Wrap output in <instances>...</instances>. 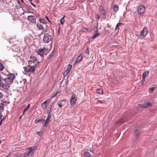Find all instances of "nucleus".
I'll use <instances>...</instances> for the list:
<instances>
[{
	"label": "nucleus",
	"mask_w": 157,
	"mask_h": 157,
	"mask_svg": "<svg viewBox=\"0 0 157 157\" xmlns=\"http://www.w3.org/2000/svg\"><path fill=\"white\" fill-rule=\"evenodd\" d=\"M46 50H47L46 48H44L42 49H40L36 52V53L38 55H40L42 57V61L43 60V58H44V52H45Z\"/></svg>",
	"instance_id": "nucleus-5"
},
{
	"label": "nucleus",
	"mask_w": 157,
	"mask_h": 157,
	"mask_svg": "<svg viewBox=\"0 0 157 157\" xmlns=\"http://www.w3.org/2000/svg\"><path fill=\"white\" fill-rule=\"evenodd\" d=\"M30 3H31V5H33V6H34L35 7H36V6L35 5L33 4L32 2H31Z\"/></svg>",
	"instance_id": "nucleus-45"
},
{
	"label": "nucleus",
	"mask_w": 157,
	"mask_h": 157,
	"mask_svg": "<svg viewBox=\"0 0 157 157\" xmlns=\"http://www.w3.org/2000/svg\"><path fill=\"white\" fill-rule=\"evenodd\" d=\"M66 101V100H61L60 101Z\"/></svg>",
	"instance_id": "nucleus-53"
},
{
	"label": "nucleus",
	"mask_w": 157,
	"mask_h": 157,
	"mask_svg": "<svg viewBox=\"0 0 157 157\" xmlns=\"http://www.w3.org/2000/svg\"><path fill=\"white\" fill-rule=\"evenodd\" d=\"M72 67V65L71 64H69L68 65L67 69V70L69 72L70 71L71 68Z\"/></svg>",
	"instance_id": "nucleus-31"
},
{
	"label": "nucleus",
	"mask_w": 157,
	"mask_h": 157,
	"mask_svg": "<svg viewBox=\"0 0 157 157\" xmlns=\"http://www.w3.org/2000/svg\"><path fill=\"white\" fill-rule=\"evenodd\" d=\"M46 19L48 20V21L50 22V23H51V22L50 21V20H49L48 18V17L47 16H46Z\"/></svg>",
	"instance_id": "nucleus-41"
},
{
	"label": "nucleus",
	"mask_w": 157,
	"mask_h": 157,
	"mask_svg": "<svg viewBox=\"0 0 157 157\" xmlns=\"http://www.w3.org/2000/svg\"><path fill=\"white\" fill-rule=\"evenodd\" d=\"M7 78H4V82L2 81L0 83V86L3 89H7L10 87V85L13 82V80L15 78L14 74L9 73L7 75Z\"/></svg>",
	"instance_id": "nucleus-1"
},
{
	"label": "nucleus",
	"mask_w": 157,
	"mask_h": 157,
	"mask_svg": "<svg viewBox=\"0 0 157 157\" xmlns=\"http://www.w3.org/2000/svg\"><path fill=\"white\" fill-rule=\"evenodd\" d=\"M28 0L29 1H32V0Z\"/></svg>",
	"instance_id": "nucleus-56"
},
{
	"label": "nucleus",
	"mask_w": 157,
	"mask_h": 157,
	"mask_svg": "<svg viewBox=\"0 0 157 157\" xmlns=\"http://www.w3.org/2000/svg\"><path fill=\"white\" fill-rule=\"evenodd\" d=\"M29 109V108H28L27 107H26L25 109H24V111H23V115H24V113L25 112H26L28 110V109Z\"/></svg>",
	"instance_id": "nucleus-33"
},
{
	"label": "nucleus",
	"mask_w": 157,
	"mask_h": 157,
	"mask_svg": "<svg viewBox=\"0 0 157 157\" xmlns=\"http://www.w3.org/2000/svg\"><path fill=\"white\" fill-rule=\"evenodd\" d=\"M84 155L86 157H90L91 155L89 152L86 151L84 153Z\"/></svg>",
	"instance_id": "nucleus-20"
},
{
	"label": "nucleus",
	"mask_w": 157,
	"mask_h": 157,
	"mask_svg": "<svg viewBox=\"0 0 157 157\" xmlns=\"http://www.w3.org/2000/svg\"><path fill=\"white\" fill-rule=\"evenodd\" d=\"M3 95L0 92V99L2 98H3Z\"/></svg>",
	"instance_id": "nucleus-35"
},
{
	"label": "nucleus",
	"mask_w": 157,
	"mask_h": 157,
	"mask_svg": "<svg viewBox=\"0 0 157 157\" xmlns=\"http://www.w3.org/2000/svg\"><path fill=\"white\" fill-rule=\"evenodd\" d=\"M144 105L141 104H139L138 105V108H143Z\"/></svg>",
	"instance_id": "nucleus-34"
},
{
	"label": "nucleus",
	"mask_w": 157,
	"mask_h": 157,
	"mask_svg": "<svg viewBox=\"0 0 157 157\" xmlns=\"http://www.w3.org/2000/svg\"><path fill=\"white\" fill-rule=\"evenodd\" d=\"M82 55L80 54L78 57L77 59L75 61V63H77L78 62H80L82 59Z\"/></svg>",
	"instance_id": "nucleus-13"
},
{
	"label": "nucleus",
	"mask_w": 157,
	"mask_h": 157,
	"mask_svg": "<svg viewBox=\"0 0 157 157\" xmlns=\"http://www.w3.org/2000/svg\"><path fill=\"white\" fill-rule=\"evenodd\" d=\"M103 90L102 89H98L96 91V93L98 94L101 95L102 94Z\"/></svg>",
	"instance_id": "nucleus-14"
},
{
	"label": "nucleus",
	"mask_w": 157,
	"mask_h": 157,
	"mask_svg": "<svg viewBox=\"0 0 157 157\" xmlns=\"http://www.w3.org/2000/svg\"><path fill=\"white\" fill-rule=\"evenodd\" d=\"M100 35V33H95L94 36H93V37L92 38V39H94L96 37Z\"/></svg>",
	"instance_id": "nucleus-26"
},
{
	"label": "nucleus",
	"mask_w": 157,
	"mask_h": 157,
	"mask_svg": "<svg viewBox=\"0 0 157 157\" xmlns=\"http://www.w3.org/2000/svg\"><path fill=\"white\" fill-rule=\"evenodd\" d=\"M27 19L30 22L35 23L36 22V17L33 15H31L28 16Z\"/></svg>",
	"instance_id": "nucleus-10"
},
{
	"label": "nucleus",
	"mask_w": 157,
	"mask_h": 157,
	"mask_svg": "<svg viewBox=\"0 0 157 157\" xmlns=\"http://www.w3.org/2000/svg\"><path fill=\"white\" fill-rule=\"evenodd\" d=\"M69 72V71H68L67 70H66L64 72L66 74L65 75H66Z\"/></svg>",
	"instance_id": "nucleus-40"
},
{
	"label": "nucleus",
	"mask_w": 157,
	"mask_h": 157,
	"mask_svg": "<svg viewBox=\"0 0 157 157\" xmlns=\"http://www.w3.org/2000/svg\"><path fill=\"white\" fill-rule=\"evenodd\" d=\"M144 108H147L150 107L152 105V104L149 102H146L143 104Z\"/></svg>",
	"instance_id": "nucleus-11"
},
{
	"label": "nucleus",
	"mask_w": 157,
	"mask_h": 157,
	"mask_svg": "<svg viewBox=\"0 0 157 157\" xmlns=\"http://www.w3.org/2000/svg\"><path fill=\"white\" fill-rule=\"evenodd\" d=\"M49 121V120L47 118L44 123L45 127H46L48 126Z\"/></svg>",
	"instance_id": "nucleus-23"
},
{
	"label": "nucleus",
	"mask_w": 157,
	"mask_h": 157,
	"mask_svg": "<svg viewBox=\"0 0 157 157\" xmlns=\"http://www.w3.org/2000/svg\"><path fill=\"white\" fill-rule=\"evenodd\" d=\"M52 107H51L50 108H48L47 109V112L48 114H51V109Z\"/></svg>",
	"instance_id": "nucleus-28"
},
{
	"label": "nucleus",
	"mask_w": 157,
	"mask_h": 157,
	"mask_svg": "<svg viewBox=\"0 0 157 157\" xmlns=\"http://www.w3.org/2000/svg\"><path fill=\"white\" fill-rule=\"evenodd\" d=\"M77 101V98L75 94L72 95L70 101L71 105L74 106L76 103Z\"/></svg>",
	"instance_id": "nucleus-6"
},
{
	"label": "nucleus",
	"mask_w": 157,
	"mask_h": 157,
	"mask_svg": "<svg viewBox=\"0 0 157 157\" xmlns=\"http://www.w3.org/2000/svg\"><path fill=\"white\" fill-rule=\"evenodd\" d=\"M140 131L139 130L136 129L135 130L134 132V135L136 136H138L139 135V133Z\"/></svg>",
	"instance_id": "nucleus-24"
},
{
	"label": "nucleus",
	"mask_w": 157,
	"mask_h": 157,
	"mask_svg": "<svg viewBox=\"0 0 157 157\" xmlns=\"http://www.w3.org/2000/svg\"><path fill=\"white\" fill-rule=\"evenodd\" d=\"M86 53L88 55H89V50L88 48L86 49Z\"/></svg>",
	"instance_id": "nucleus-32"
},
{
	"label": "nucleus",
	"mask_w": 157,
	"mask_h": 157,
	"mask_svg": "<svg viewBox=\"0 0 157 157\" xmlns=\"http://www.w3.org/2000/svg\"><path fill=\"white\" fill-rule=\"evenodd\" d=\"M30 106V104H29L28 105V106H27V107L29 109V107Z\"/></svg>",
	"instance_id": "nucleus-47"
},
{
	"label": "nucleus",
	"mask_w": 157,
	"mask_h": 157,
	"mask_svg": "<svg viewBox=\"0 0 157 157\" xmlns=\"http://www.w3.org/2000/svg\"><path fill=\"white\" fill-rule=\"evenodd\" d=\"M21 118H22V116H20V117L19 118V119H21Z\"/></svg>",
	"instance_id": "nucleus-52"
},
{
	"label": "nucleus",
	"mask_w": 157,
	"mask_h": 157,
	"mask_svg": "<svg viewBox=\"0 0 157 157\" xmlns=\"http://www.w3.org/2000/svg\"><path fill=\"white\" fill-rule=\"evenodd\" d=\"M52 37L51 36L49 35L48 33H46L44 34L43 41L44 43H48L51 40Z\"/></svg>",
	"instance_id": "nucleus-7"
},
{
	"label": "nucleus",
	"mask_w": 157,
	"mask_h": 157,
	"mask_svg": "<svg viewBox=\"0 0 157 157\" xmlns=\"http://www.w3.org/2000/svg\"><path fill=\"white\" fill-rule=\"evenodd\" d=\"M6 119V118L5 117H4L2 119V120H3V121H4L5 119Z\"/></svg>",
	"instance_id": "nucleus-51"
},
{
	"label": "nucleus",
	"mask_w": 157,
	"mask_h": 157,
	"mask_svg": "<svg viewBox=\"0 0 157 157\" xmlns=\"http://www.w3.org/2000/svg\"><path fill=\"white\" fill-rule=\"evenodd\" d=\"M155 89V88L154 87H153L150 89L149 90L151 91L152 92H153Z\"/></svg>",
	"instance_id": "nucleus-36"
},
{
	"label": "nucleus",
	"mask_w": 157,
	"mask_h": 157,
	"mask_svg": "<svg viewBox=\"0 0 157 157\" xmlns=\"http://www.w3.org/2000/svg\"><path fill=\"white\" fill-rule=\"evenodd\" d=\"M48 118H47V119H48L49 120H50V119L51 118V116L50 115V114H48Z\"/></svg>",
	"instance_id": "nucleus-39"
},
{
	"label": "nucleus",
	"mask_w": 157,
	"mask_h": 157,
	"mask_svg": "<svg viewBox=\"0 0 157 157\" xmlns=\"http://www.w3.org/2000/svg\"><path fill=\"white\" fill-rule=\"evenodd\" d=\"M138 12L140 15L143 14L145 11V6L143 5H140L138 8Z\"/></svg>",
	"instance_id": "nucleus-8"
},
{
	"label": "nucleus",
	"mask_w": 157,
	"mask_h": 157,
	"mask_svg": "<svg viewBox=\"0 0 157 157\" xmlns=\"http://www.w3.org/2000/svg\"><path fill=\"white\" fill-rule=\"evenodd\" d=\"M37 60V58L36 57L32 56L30 57V60L28 61L29 64L33 65V66L36 67L37 64L39 63V61Z\"/></svg>",
	"instance_id": "nucleus-2"
},
{
	"label": "nucleus",
	"mask_w": 157,
	"mask_h": 157,
	"mask_svg": "<svg viewBox=\"0 0 157 157\" xmlns=\"http://www.w3.org/2000/svg\"><path fill=\"white\" fill-rule=\"evenodd\" d=\"M60 22L61 24L63 25L64 24L65 22L64 17H62L60 19Z\"/></svg>",
	"instance_id": "nucleus-29"
},
{
	"label": "nucleus",
	"mask_w": 157,
	"mask_h": 157,
	"mask_svg": "<svg viewBox=\"0 0 157 157\" xmlns=\"http://www.w3.org/2000/svg\"><path fill=\"white\" fill-rule=\"evenodd\" d=\"M35 66H31L30 65H27V66L24 67L25 71L26 73L30 72L33 73L35 70Z\"/></svg>",
	"instance_id": "nucleus-3"
},
{
	"label": "nucleus",
	"mask_w": 157,
	"mask_h": 157,
	"mask_svg": "<svg viewBox=\"0 0 157 157\" xmlns=\"http://www.w3.org/2000/svg\"><path fill=\"white\" fill-rule=\"evenodd\" d=\"M39 133H40V134H41V135H42V133H41V132H39Z\"/></svg>",
	"instance_id": "nucleus-54"
},
{
	"label": "nucleus",
	"mask_w": 157,
	"mask_h": 157,
	"mask_svg": "<svg viewBox=\"0 0 157 157\" xmlns=\"http://www.w3.org/2000/svg\"><path fill=\"white\" fill-rule=\"evenodd\" d=\"M82 31L85 32L86 31V29L85 28H83L82 29Z\"/></svg>",
	"instance_id": "nucleus-42"
},
{
	"label": "nucleus",
	"mask_w": 157,
	"mask_h": 157,
	"mask_svg": "<svg viewBox=\"0 0 157 157\" xmlns=\"http://www.w3.org/2000/svg\"><path fill=\"white\" fill-rule=\"evenodd\" d=\"M50 100H47L43 102L41 105L42 108L43 110H45L48 105Z\"/></svg>",
	"instance_id": "nucleus-9"
},
{
	"label": "nucleus",
	"mask_w": 157,
	"mask_h": 157,
	"mask_svg": "<svg viewBox=\"0 0 157 157\" xmlns=\"http://www.w3.org/2000/svg\"><path fill=\"white\" fill-rule=\"evenodd\" d=\"M148 33V30L147 28L145 27L140 32L139 37L140 39L144 38Z\"/></svg>",
	"instance_id": "nucleus-4"
},
{
	"label": "nucleus",
	"mask_w": 157,
	"mask_h": 157,
	"mask_svg": "<svg viewBox=\"0 0 157 157\" xmlns=\"http://www.w3.org/2000/svg\"><path fill=\"white\" fill-rule=\"evenodd\" d=\"M149 73V71H144L142 75V78H146L148 75Z\"/></svg>",
	"instance_id": "nucleus-16"
},
{
	"label": "nucleus",
	"mask_w": 157,
	"mask_h": 157,
	"mask_svg": "<svg viewBox=\"0 0 157 157\" xmlns=\"http://www.w3.org/2000/svg\"><path fill=\"white\" fill-rule=\"evenodd\" d=\"M145 78H143V79L142 80V83L143 82L145 81Z\"/></svg>",
	"instance_id": "nucleus-44"
},
{
	"label": "nucleus",
	"mask_w": 157,
	"mask_h": 157,
	"mask_svg": "<svg viewBox=\"0 0 157 157\" xmlns=\"http://www.w3.org/2000/svg\"><path fill=\"white\" fill-rule=\"evenodd\" d=\"M124 122L123 119L121 118L116 123V124L119 126L121 125Z\"/></svg>",
	"instance_id": "nucleus-15"
},
{
	"label": "nucleus",
	"mask_w": 157,
	"mask_h": 157,
	"mask_svg": "<svg viewBox=\"0 0 157 157\" xmlns=\"http://www.w3.org/2000/svg\"><path fill=\"white\" fill-rule=\"evenodd\" d=\"M37 27L40 29H42L43 28V25L40 23H37Z\"/></svg>",
	"instance_id": "nucleus-18"
},
{
	"label": "nucleus",
	"mask_w": 157,
	"mask_h": 157,
	"mask_svg": "<svg viewBox=\"0 0 157 157\" xmlns=\"http://www.w3.org/2000/svg\"><path fill=\"white\" fill-rule=\"evenodd\" d=\"M58 105L60 108L62 107V104L61 103H58Z\"/></svg>",
	"instance_id": "nucleus-37"
},
{
	"label": "nucleus",
	"mask_w": 157,
	"mask_h": 157,
	"mask_svg": "<svg viewBox=\"0 0 157 157\" xmlns=\"http://www.w3.org/2000/svg\"><path fill=\"white\" fill-rule=\"evenodd\" d=\"M4 68V67L1 63L0 62V71H2Z\"/></svg>",
	"instance_id": "nucleus-27"
},
{
	"label": "nucleus",
	"mask_w": 157,
	"mask_h": 157,
	"mask_svg": "<svg viewBox=\"0 0 157 157\" xmlns=\"http://www.w3.org/2000/svg\"><path fill=\"white\" fill-rule=\"evenodd\" d=\"M99 10L101 13L104 15L106 14V12L104 10L102 6H100L99 7Z\"/></svg>",
	"instance_id": "nucleus-12"
},
{
	"label": "nucleus",
	"mask_w": 157,
	"mask_h": 157,
	"mask_svg": "<svg viewBox=\"0 0 157 157\" xmlns=\"http://www.w3.org/2000/svg\"><path fill=\"white\" fill-rule=\"evenodd\" d=\"M21 1H22V2H23V0H21Z\"/></svg>",
	"instance_id": "nucleus-57"
},
{
	"label": "nucleus",
	"mask_w": 157,
	"mask_h": 157,
	"mask_svg": "<svg viewBox=\"0 0 157 157\" xmlns=\"http://www.w3.org/2000/svg\"><path fill=\"white\" fill-rule=\"evenodd\" d=\"M29 149H30V151L28 153H25L24 154V157H26L29 154L31 151H33L34 150V149H32V147H30L29 148Z\"/></svg>",
	"instance_id": "nucleus-19"
},
{
	"label": "nucleus",
	"mask_w": 157,
	"mask_h": 157,
	"mask_svg": "<svg viewBox=\"0 0 157 157\" xmlns=\"http://www.w3.org/2000/svg\"><path fill=\"white\" fill-rule=\"evenodd\" d=\"M52 56H53V55H52V54H51L50 55H49V56L48 59H49L51 58Z\"/></svg>",
	"instance_id": "nucleus-43"
},
{
	"label": "nucleus",
	"mask_w": 157,
	"mask_h": 157,
	"mask_svg": "<svg viewBox=\"0 0 157 157\" xmlns=\"http://www.w3.org/2000/svg\"><path fill=\"white\" fill-rule=\"evenodd\" d=\"M3 121V120H2H2H1V121H0V124H2V121Z\"/></svg>",
	"instance_id": "nucleus-48"
},
{
	"label": "nucleus",
	"mask_w": 157,
	"mask_h": 157,
	"mask_svg": "<svg viewBox=\"0 0 157 157\" xmlns=\"http://www.w3.org/2000/svg\"><path fill=\"white\" fill-rule=\"evenodd\" d=\"M44 121V119H39L37 118L35 120V124H37L39 122H41L42 123H43Z\"/></svg>",
	"instance_id": "nucleus-17"
},
{
	"label": "nucleus",
	"mask_w": 157,
	"mask_h": 157,
	"mask_svg": "<svg viewBox=\"0 0 157 157\" xmlns=\"http://www.w3.org/2000/svg\"><path fill=\"white\" fill-rule=\"evenodd\" d=\"M3 121V120H2H2H1V121H0V124H2V121Z\"/></svg>",
	"instance_id": "nucleus-49"
},
{
	"label": "nucleus",
	"mask_w": 157,
	"mask_h": 157,
	"mask_svg": "<svg viewBox=\"0 0 157 157\" xmlns=\"http://www.w3.org/2000/svg\"><path fill=\"white\" fill-rule=\"evenodd\" d=\"M39 21L40 22V23H42L44 24H46V23L45 21L43 19H39Z\"/></svg>",
	"instance_id": "nucleus-25"
},
{
	"label": "nucleus",
	"mask_w": 157,
	"mask_h": 157,
	"mask_svg": "<svg viewBox=\"0 0 157 157\" xmlns=\"http://www.w3.org/2000/svg\"><path fill=\"white\" fill-rule=\"evenodd\" d=\"M58 93V92H56V93H55V94H52L51 96V97L52 98H54V97H56L57 94Z\"/></svg>",
	"instance_id": "nucleus-30"
},
{
	"label": "nucleus",
	"mask_w": 157,
	"mask_h": 157,
	"mask_svg": "<svg viewBox=\"0 0 157 157\" xmlns=\"http://www.w3.org/2000/svg\"><path fill=\"white\" fill-rule=\"evenodd\" d=\"M3 79H3L2 78V77L0 75V83H1V82H2V80H3Z\"/></svg>",
	"instance_id": "nucleus-38"
},
{
	"label": "nucleus",
	"mask_w": 157,
	"mask_h": 157,
	"mask_svg": "<svg viewBox=\"0 0 157 157\" xmlns=\"http://www.w3.org/2000/svg\"><path fill=\"white\" fill-rule=\"evenodd\" d=\"M1 125V124H0V126Z\"/></svg>",
	"instance_id": "nucleus-58"
},
{
	"label": "nucleus",
	"mask_w": 157,
	"mask_h": 157,
	"mask_svg": "<svg viewBox=\"0 0 157 157\" xmlns=\"http://www.w3.org/2000/svg\"><path fill=\"white\" fill-rule=\"evenodd\" d=\"M39 133H40V134H41V135H42V133H41V132H39Z\"/></svg>",
	"instance_id": "nucleus-55"
},
{
	"label": "nucleus",
	"mask_w": 157,
	"mask_h": 157,
	"mask_svg": "<svg viewBox=\"0 0 157 157\" xmlns=\"http://www.w3.org/2000/svg\"><path fill=\"white\" fill-rule=\"evenodd\" d=\"M118 6H117L114 5L113 6V10L115 12H117L118 10Z\"/></svg>",
	"instance_id": "nucleus-22"
},
{
	"label": "nucleus",
	"mask_w": 157,
	"mask_h": 157,
	"mask_svg": "<svg viewBox=\"0 0 157 157\" xmlns=\"http://www.w3.org/2000/svg\"><path fill=\"white\" fill-rule=\"evenodd\" d=\"M123 24L121 23H118L116 26L115 30H116L117 29H118V30H119V27L121 26Z\"/></svg>",
	"instance_id": "nucleus-21"
},
{
	"label": "nucleus",
	"mask_w": 157,
	"mask_h": 157,
	"mask_svg": "<svg viewBox=\"0 0 157 157\" xmlns=\"http://www.w3.org/2000/svg\"><path fill=\"white\" fill-rule=\"evenodd\" d=\"M98 102L101 104H102L103 103V102H102L100 100L98 101Z\"/></svg>",
	"instance_id": "nucleus-46"
},
{
	"label": "nucleus",
	"mask_w": 157,
	"mask_h": 157,
	"mask_svg": "<svg viewBox=\"0 0 157 157\" xmlns=\"http://www.w3.org/2000/svg\"><path fill=\"white\" fill-rule=\"evenodd\" d=\"M66 75V74L64 72L63 74V76L65 77L66 76V75Z\"/></svg>",
	"instance_id": "nucleus-50"
}]
</instances>
